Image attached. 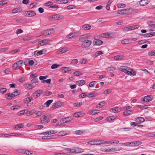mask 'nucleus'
Returning <instances> with one entry per match:
<instances>
[{"label": "nucleus", "mask_w": 155, "mask_h": 155, "mask_svg": "<svg viewBox=\"0 0 155 155\" xmlns=\"http://www.w3.org/2000/svg\"><path fill=\"white\" fill-rule=\"evenodd\" d=\"M119 70L124 72L125 74L129 75H135L136 74V72L133 69H131L130 68L122 66L120 68Z\"/></svg>", "instance_id": "1"}, {"label": "nucleus", "mask_w": 155, "mask_h": 155, "mask_svg": "<svg viewBox=\"0 0 155 155\" xmlns=\"http://www.w3.org/2000/svg\"><path fill=\"white\" fill-rule=\"evenodd\" d=\"M50 117V115L48 113L46 114L41 117V122L43 124L47 123L49 121Z\"/></svg>", "instance_id": "2"}, {"label": "nucleus", "mask_w": 155, "mask_h": 155, "mask_svg": "<svg viewBox=\"0 0 155 155\" xmlns=\"http://www.w3.org/2000/svg\"><path fill=\"white\" fill-rule=\"evenodd\" d=\"M133 12V11L132 9L128 8L118 10L117 13L118 14L120 15L130 14L132 13Z\"/></svg>", "instance_id": "3"}, {"label": "nucleus", "mask_w": 155, "mask_h": 155, "mask_svg": "<svg viewBox=\"0 0 155 155\" xmlns=\"http://www.w3.org/2000/svg\"><path fill=\"white\" fill-rule=\"evenodd\" d=\"M91 41L89 40L85 41L82 43L81 47L84 50L88 48L91 44Z\"/></svg>", "instance_id": "4"}, {"label": "nucleus", "mask_w": 155, "mask_h": 155, "mask_svg": "<svg viewBox=\"0 0 155 155\" xmlns=\"http://www.w3.org/2000/svg\"><path fill=\"white\" fill-rule=\"evenodd\" d=\"M23 62L22 60L17 61L13 65V68L15 70L19 69L21 66Z\"/></svg>", "instance_id": "5"}, {"label": "nucleus", "mask_w": 155, "mask_h": 155, "mask_svg": "<svg viewBox=\"0 0 155 155\" xmlns=\"http://www.w3.org/2000/svg\"><path fill=\"white\" fill-rule=\"evenodd\" d=\"M54 32V30L53 29H48L43 31L42 32V34L44 35H50L53 34Z\"/></svg>", "instance_id": "6"}, {"label": "nucleus", "mask_w": 155, "mask_h": 155, "mask_svg": "<svg viewBox=\"0 0 155 155\" xmlns=\"http://www.w3.org/2000/svg\"><path fill=\"white\" fill-rule=\"evenodd\" d=\"M115 36L114 33H106L102 34V37L105 38H111L114 37Z\"/></svg>", "instance_id": "7"}, {"label": "nucleus", "mask_w": 155, "mask_h": 155, "mask_svg": "<svg viewBox=\"0 0 155 155\" xmlns=\"http://www.w3.org/2000/svg\"><path fill=\"white\" fill-rule=\"evenodd\" d=\"M35 12L33 11L30 10L25 12V15L27 16L31 17L36 15Z\"/></svg>", "instance_id": "8"}, {"label": "nucleus", "mask_w": 155, "mask_h": 155, "mask_svg": "<svg viewBox=\"0 0 155 155\" xmlns=\"http://www.w3.org/2000/svg\"><path fill=\"white\" fill-rule=\"evenodd\" d=\"M63 18V16L62 15H61L58 14L53 15L52 16V18L54 20L61 19H62Z\"/></svg>", "instance_id": "9"}, {"label": "nucleus", "mask_w": 155, "mask_h": 155, "mask_svg": "<svg viewBox=\"0 0 155 155\" xmlns=\"http://www.w3.org/2000/svg\"><path fill=\"white\" fill-rule=\"evenodd\" d=\"M42 94V91L40 90L35 91L33 94V97L35 98H38Z\"/></svg>", "instance_id": "10"}, {"label": "nucleus", "mask_w": 155, "mask_h": 155, "mask_svg": "<svg viewBox=\"0 0 155 155\" xmlns=\"http://www.w3.org/2000/svg\"><path fill=\"white\" fill-rule=\"evenodd\" d=\"M72 120L71 117H66L62 118L61 120V121L63 123H65L68 122Z\"/></svg>", "instance_id": "11"}, {"label": "nucleus", "mask_w": 155, "mask_h": 155, "mask_svg": "<svg viewBox=\"0 0 155 155\" xmlns=\"http://www.w3.org/2000/svg\"><path fill=\"white\" fill-rule=\"evenodd\" d=\"M50 41L48 39H44L40 41L39 42V45H40L41 46H43L49 43Z\"/></svg>", "instance_id": "12"}, {"label": "nucleus", "mask_w": 155, "mask_h": 155, "mask_svg": "<svg viewBox=\"0 0 155 155\" xmlns=\"http://www.w3.org/2000/svg\"><path fill=\"white\" fill-rule=\"evenodd\" d=\"M103 41H102L98 39H95L94 40L93 42V44L96 45H101Z\"/></svg>", "instance_id": "13"}, {"label": "nucleus", "mask_w": 155, "mask_h": 155, "mask_svg": "<svg viewBox=\"0 0 155 155\" xmlns=\"http://www.w3.org/2000/svg\"><path fill=\"white\" fill-rule=\"evenodd\" d=\"M62 105V102L60 101H57L52 106V107L53 108H56L61 107Z\"/></svg>", "instance_id": "14"}, {"label": "nucleus", "mask_w": 155, "mask_h": 155, "mask_svg": "<svg viewBox=\"0 0 155 155\" xmlns=\"http://www.w3.org/2000/svg\"><path fill=\"white\" fill-rule=\"evenodd\" d=\"M87 38L85 35H81L79 37V41L80 42L83 43L85 41L87 40Z\"/></svg>", "instance_id": "15"}, {"label": "nucleus", "mask_w": 155, "mask_h": 155, "mask_svg": "<svg viewBox=\"0 0 155 155\" xmlns=\"http://www.w3.org/2000/svg\"><path fill=\"white\" fill-rule=\"evenodd\" d=\"M91 28V26L88 24H85L83 25L82 29L84 30H90Z\"/></svg>", "instance_id": "16"}, {"label": "nucleus", "mask_w": 155, "mask_h": 155, "mask_svg": "<svg viewBox=\"0 0 155 155\" xmlns=\"http://www.w3.org/2000/svg\"><path fill=\"white\" fill-rule=\"evenodd\" d=\"M139 26L138 25H133L129 27L126 28V29L127 30H133L138 28Z\"/></svg>", "instance_id": "17"}, {"label": "nucleus", "mask_w": 155, "mask_h": 155, "mask_svg": "<svg viewBox=\"0 0 155 155\" xmlns=\"http://www.w3.org/2000/svg\"><path fill=\"white\" fill-rule=\"evenodd\" d=\"M122 149V148L121 147H117L116 148H112L111 149H110L109 150H106V151H112V152L114 151H118Z\"/></svg>", "instance_id": "18"}, {"label": "nucleus", "mask_w": 155, "mask_h": 155, "mask_svg": "<svg viewBox=\"0 0 155 155\" xmlns=\"http://www.w3.org/2000/svg\"><path fill=\"white\" fill-rule=\"evenodd\" d=\"M21 152L23 153L28 155H30L33 154V152L32 151H29L27 150H21Z\"/></svg>", "instance_id": "19"}, {"label": "nucleus", "mask_w": 155, "mask_h": 155, "mask_svg": "<svg viewBox=\"0 0 155 155\" xmlns=\"http://www.w3.org/2000/svg\"><path fill=\"white\" fill-rule=\"evenodd\" d=\"M148 3V2L147 0H141L140 2V4L141 5L143 6L147 4Z\"/></svg>", "instance_id": "20"}, {"label": "nucleus", "mask_w": 155, "mask_h": 155, "mask_svg": "<svg viewBox=\"0 0 155 155\" xmlns=\"http://www.w3.org/2000/svg\"><path fill=\"white\" fill-rule=\"evenodd\" d=\"M85 81L84 80H81L78 81L76 82V84L79 86H82L85 84Z\"/></svg>", "instance_id": "21"}, {"label": "nucleus", "mask_w": 155, "mask_h": 155, "mask_svg": "<svg viewBox=\"0 0 155 155\" xmlns=\"http://www.w3.org/2000/svg\"><path fill=\"white\" fill-rule=\"evenodd\" d=\"M33 98L31 97H27L24 99V101L25 103L29 104V102H30L33 100Z\"/></svg>", "instance_id": "22"}, {"label": "nucleus", "mask_w": 155, "mask_h": 155, "mask_svg": "<svg viewBox=\"0 0 155 155\" xmlns=\"http://www.w3.org/2000/svg\"><path fill=\"white\" fill-rule=\"evenodd\" d=\"M24 87L25 88H26L27 89H31L33 88L34 86L31 84H27L24 85Z\"/></svg>", "instance_id": "23"}, {"label": "nucleus", "mask_w": 155, "mask_h": 155, "mask_svg": "<svg viewBox=\"0 0 155 155\" xmlns=\"http://www.w3.org/2000/svg\"><path fill=\"white\" fill-rule=\"evenodd\" d=\"M110 110L114 113H116L119 112L120 111V109L118 107H115L111 109Z\"/></svg>", "instance_id": "24"}, {"label": "nucleus", "mask_w": 155, "mask_h": 155, "mask_svg": "<svg viewBox=\"0 0 155 155\" xmlns=\"http://www.w3.org/2000/svg\"><path fill=\"white\" fill-rule=\"evenodd\" d=\"M124 58V57L122 55H117L114 57V59L116 60H122Z\"/></svg>", "instance_id": "25"}, {"label": "nucleus", "mask_w": 155, "mask_h": 155, "mask_svg": "<svg viewBox=\"0 0 155 155\" xmlns=\"http://www.w3.org/2000/svg\"><path fill=\"white\" fill-rule=\"evenodd\" d=\"M135 120L138 122L139 123H142L145 121L144 119L142 117L136 118Z\"/></svg>", "instance_id": "26"}, {"label": "nucleus", "mask_w": 155, "mask_h": 155, "mask_svg": "<svg viewBox=\"0 0 155 155\" xmlns=\"http://www.w3.org/2000/svg\"><path fill=\"white\" fill-rule=\"evenodd\" d=\"M88 143L91 145H98V140H94L89 141Z\"/></svg>", "instance_id": "27"}, {"label": "nucleus", "mask_w": 155, "mask_h": 155, "mask_svg": "<svg viewBox=\"0 0 155 155\" xmlns=\"http://www.w3.org/2000/svg\"><path fill=\"white\" fill-rule=\"evenodd\" d=\"M61 69L64 73H66L67 72L71 70V68L68 67L62 68H61Z\"/></svg>", "instance_id": "28"}, {"label": "nucleus", "mask_w": 155, "mask_h": 155, "mask_svg": "<svg viewBox=\"0 0 155 155\" xmlns=\"http://www.w3.org/2000/svg\"><path fill=\"white\" fill-rule=\"evenodd\" d=\"M58 135L60 136H64L68 134L67 133L66 131H60L58 133Z\"/></svg>", "instance_id": "29"}, {"label": "nucleus", "mask_w": 155, "mask_h": 155, "mask_svg": "<svg viewBox=\"0 0 155 155\" xmlns=\"http://www.w3.org/2000/svg\"><path fill=\"white\" fill-rule=\"evenodd\" d=\"M130 40L128 39H126L122 40L121 41V43L123 44H127L130 43Z\"/></svg>", "instance_id": "30"}, {"label": "nucleus", "mask_w": 155, "mask_h": 155, "mask_svg": "<svg viewBox=\"0 0 155 155\" xmlns=\"http://www.w3.org/2000/svg\"><path fill=\"white\" fill-rule=\"evenodd\" d=\"M99 110H91L89 112V113L90 114H92L93 115L95 114H96L98 113Z\"/></svg>", "instance_id": "31"}, {"label": "nucleus", "mask_w": 155, "mask_h": 155, "mask_svg": "<svg viewBox=\"0 0 155 155\" xmlns=\"http://www.w3.org/2000/svg\"><path fill=\"white\" fill-rule=\"evenodd\" d=\"M23 127V125L21 124H18L16 125L14 128L16 130H18V129L22 128Z\"/></svg>", "instance_id": "32"}, {"label": "nucleus", "mask_w": 155, "mask_h": 155, "mask_svg": "<svg viewBox=\"0 0 155 155\" xmlns=\"http://www.w3.org/2000/svg\"><path fill=\"white\" fill-rule=\"evenodd\" d=\"M145 136L152 137L155 136V134L153 132H150L145 135Z\"/></svg>", "instance_id": "33"}, {"label": "nucleus", "mask_w": 155, "mask_h": 155, "mask_svg": "<svg viewBox=\"0 0 155 155\" xmlns=\"http://www.w3.org/2000/svg\"><path fill=\"white\" fill-rule=\"evenodd\" d=\"M132 113V111L131 110H128L123 112V114L125 116H128Z\"/></svg>", "instance_id": "34"}, {"label": "nucleus", "mask_w": 155, "mask_h": 155, "mask_svg": "<svg viewBox=\"0 0 155 155\" xmlns=\"http://www.w3.org/2000/svg\"><path fill=\"white\" fill-rule=\"evenodd\" d=\"M75 153H81L83 151V150L80 148L77 147L75 148Z\"/></svg>", "instance_id": "35"}, {"label": "nucleus", "mask_w": 155, "mask_h": 155, "mask_svg": "<svg viewBox=\"0 0 155 155\" xmlns=\"http://www.w3.org/2000/svg\"><path fill=\"white\" fill-rule=\"evenodd\" d=\"M75 34L74 33H73L70 34L67 36V38H74L75 37Z\"/></svg>", "instance_id": "36"}, {"label": "nucleus", "mask_w": 155, "mask_h": 155, "mask_svg": "<svg viewBox=\"0 0 155 155\" xmlns=\"http://www.w3.org/2000/svg\"><path fill=\"white\" fill-rule=\"evenodd\" d=\"M68 51V49L67 48H63L60 49L59 51L62 53Z\"/></svg>", "instance_id": "37"}, {"label": "nucleus", "mask_w": 155, "mask_h": 155, "mask_svg": "<svg viewBox=\"0 0 155 155\" xmlns=\"http://www.w3.org/2000/svg\"><path fill=\"white\" fill-rule=\"evenodd\" d=\"M53 101V100H49L47 101L46 102L45 104L46 105L47 107H48L49 105Z\"/></svg>", "instance_id": "38"}, {"label": "nucleus", "mask_w": 155, "mask_h": 155, "mask_svg": "<svg viewBox=\"0 0 155 155\" xmlns=\"http://www.w3.org/2000/svg\"><path fill=\"white\" fill-rule=\"evenodd\" d=\"M116 67H110L106 68L105 70L108 71H113L115 70Z\"/></svg>", "instance_id": "39"}, {"label": "nucleus", "mask_w": 155, "mask_h": 155, "mask_svg": "<svg viewBox=\"0 0 155 155\" xmlns=\"http://www.w3.org/2000/svg\"><path fill=\"white\" fill-rule=\"evenodd\" d=\"M31 39V38L30 36H25L23 38V40L24 41H29Z\"/></svg>", "instance_id": "40"}, {"label": "nucleus", "mask_w": 155, "mask_h": 155, "mask_svg": "<svg viewBox=\"0 0 155 155\" xmlns=\"http://www.w3.org/2000/svg\"><path fill=\"white\" fill-rule=\"evenodd\" d=\"M104 105V101H102L100 102L99 104L97 105V108H100L103 107Z\"/></svg>", "instance_id": "41"}, {"label": "nucleus", "mask_w": 155, "mask_h": 155, "mask_svg": "<svg viewBox=\"0 0 155 155\" xmlns=\"http://www.w3.org/2000/svg\"><path fill=\"white\" fill-rule=\"evenodd\" d=\"M97 96V94H95L94 93L92 92L90 94H88L87 95V97H89L91 98L93 97H95Z\"/></svg>", "instance_id": "42"}, {"label": "nucleus", "mask_w": 155, "mask_h": 155, "mask_svg": "<svg viewBox=\"0 0 155 155\" xmlns=\"http://www.w3.org/2000/svg\"><path fill=\"white\" fill-rule=\"evenodd\" d=\"M132 143H134L135 147H137L140 145L141 144V142L140 141L132 142Z\"/></svg>", "instance_id": "43"}, {"label": "nucleus", "mask_w": 155, "mask_h": 155, "mask_svg": "<svg viewBox=\"0 0 155 155\" xmlns=\"http://www.w3.org/2000/svg\"><path fill=\"white\" fill-rule=\"evenodd\" d=\"M146 102H148L152 100L151 97L149 96H147L145 97Z\"/></svg>", "instance_id": "44"}, {"label": "nucleus", "mask_w": 155, "mask_h": 155, "mask_svg": "<svg viewBox=\"0 0 155 155\" xmlns=\"http://www.w3.org/2000/svg\"><path fill=\"white\" fill-rule=\"evenodd\" d=\"M115 118V116H110L108 117L107 118V120L108 121H111L114 120Z\"/></svg>", "instance_id": "45"}, {"label": "nucleus", "mask_w": 155, "mask_h": 155, "mask_svg": "<svg viewBox=\"0 0 155 155\" xmlns=\"http://www.w3.org/2000/svg\"><path fill=\"white\" fill-rule=\"evenodd\" d=\"M20 8H16L12 11V13H15L17 12H20Z\"/></svg>", "instance_id": "46"}, {"label": "nucleus", "mask_w": 155, "mask_h": 155, "mask_svg": "<svg viewBox=\"0 0 155 155\" xmlns=\"http://www.w3.org/2000/svg\"><path fill=\"white\" fill-rule=\"evenodd\" d=\"M78 62V60L76 59H73L71 61V64L72 65H75Z\"/></svg>", "instance_id": "47"}, {"label": "nucleus", "mask_w": 155, "mask_h": 155, "mask_svg": "<svg viewBox=\"0 0 155 155\" xmlns=\"http://www.w3.org/2000/svg\"><path fill=\"white\" fill-rule=\"evenodd\" d=\"M7 91V89L6 88H2L0 89V92L3 94L6 92Z\"/></svg>", "instance_id": "48"}, {"label": "nucleus", "mask_w": 155, "mask_h": 155, "mask_svg": "<svg viewBox=\"0 0 155 155\" xmlns=\"http://www.w3.org/2000/svg\"><path fill=\"white\" fill-rule=\"evenodd\" d=\"M46 52V50L44 49H43L40 51H38V52L39 55H41L42 54H45Z\"/></svg>", "instance_id": "49"}, {"label": "nucleus", "mask_w": 155, "mask_h": 155, "mask_svg": "<svg viewBox=\"0 0 155 155\" xmlns=\"http://www.w3.org/2000/svg\"><path fill=\"white\" fill-rule=\"evenodd\" d=\"M87 95L85 93H83L80 94L79 95V98H83L87 96Z\"/></svg>", "instance_id": "50"}, {"label": "nucleus", "mask_w": 155, "mask_h": 155, "mask_svg": "<svg viewBox=\"0 0 155 155\" xmlns=\"http://www.w3.org/2000/svg\"><path fill=\"white\" fill-rule=\"evenodd\" d=\"M103 54V53L102 51H99L96 52L95 54V55L96 56H97Z\"/></svg>", "instance_id": "51"}, {"label": "nucleus", "mask_w": 155, "mask_h": 155, "mask_svg": "<svg viewBox=\"0 0 155 155\" xmlns=\"http://www.w3.org/2000/svg\"><path fill=\"white\" fill-rule=\"evenodd\" d=\"M8 50V48L5 47L0 49V53L3 52Z\"/></svg>", "instance_id": "52"}, {"label": "nucleus", "mask_w": 155, "mask_h": 155, "mask_svg": "<svg viewBox=\"0 0 155 155\" xmlns=\"http://www.w3.org/2000/svg\"><path fill=\"white\" fill-rule=\"evenodd\" d=\"M148 54L150 56L155 55V50L149 52Z\"/></svg>", "instance_id": "53"}, {"label": "nucleus", "mask_w": 155, "mask_h": 155, "mask_svg": "<svg viewBox=\"0 0 155 155\" xmlns=\"http://www.w3.org/2000/svg\"><path fill=\"white\" fill-rule=\"evenodd\" d=\"M27 111V110H23L21 111H20L19 112V115H23L25 113H26Z\"/></svg>", "instance_id": "54"}, {"label": "nucleus", "mask_w": 155, "mask_h": 155, "mask_svg": "<svg viewBox=\"0 0 155 155\" xmlns=\"http://www.w3.org/2000/svg\"><path fill=\"white\" fill-rule=\"evenodd\" d=\"M59 66V65L58 64H52V65L51 66V68L52 69L56 68Z\"/></svg>", "instance_id": "55"}, {"label": "nucleus", "mask_w": 155, "mask_h": 155, "mask_svg": "<svg viewBox=\"0 0 155 155\" xmlns=\"http://www.w3.org/2000/svg\"><path fill=\"white\" fill-rule=\"evenodd\" d=\"M20 51V50L19 49L15 50L12 51L10 53L12 54H15L19 52Z\"/></svg>", "instance_id": "56"}, {"label": "nucleus", "mask_w": 155, "mask_h": 155, "mask_svg": "<svg viewBox=\"0 0 155 155\" xmlns=\"http://www.w3.org/2000/svg\"><path fill=\"white\" fill-rule=\"evenodd\" d=\"M53 4V3L51 2H48L45 4V6H49L52 5Z\"/></svg>", "instance_id": "57"}, {"label": "nucleus", "mask_w": 155, "mask_h": 155, "mask_svg": "<svg viewBox=\"0 0 155 155\" xmlns=\"http://www.w3.org/2000/svg\"><path fill=\"white\" fill-rule=\"evenodd\" d=\"M105 141L104 140H98V145H101V144H105Z\"/></svg>", "instance_id": "58"}, {"label": "nucleus", "mask_w": 155, "mask_h": 155, "mask_svg": "<svg viewBox=\"0 0 155 155\" xmlns=\"http://www.w3.org/2000/svg\"><path fill=\"white\" fill-rule=\"evenodd\" d=\"M96 83V81H93L91 82L89 84V87H94L95 83Z\"/></svg>", "instance_id": "59"}, {"label": "nucleus", "mask_w": 155, "mask_h": 155, "mask_svg": "<svg viewBox=\"0 0 155 155\" xmlns=\"http://www.w3.org/2000/svg\"><path fill=\"white\" fill-rule=\"evenodd\" d=\"M73 74L75 76H79L81 75V73L80 71H78L74 72L73 73Z\"/></svg>", "instance_id": "60"}, {"label": "nucleus", "mask_w": 155, "mask_h": 155, "mask_svg": "<svg viewBox=\"0 0 155 155\" xmlns=\"http://www.w3.org/2000/svg\"><path fill=\"white\" fill-rule=\"evenodd\" d=\"M139 107L141 109H146L147 107L146 105H139Z\"/></svg>", "instance_id": "61"}, {"label": "nucleus", "mask_w": 155, "mask_h": 155, "mask_svg": "<svg viewBox=\"0 0 155 155\" xmlns=\"http://www.w3.org/2000/svg\"><path fill=\"white\" fill-rule=\"evenodd\" d=\"M111 91V90L110 89H108L105 90L104 92V94H108L110 93Z\"/></svg>", "instance_id": "62"}, {"label": "nucleus", "mask_w": 155, "mask_h": 155, "mask_svg": "<svg viewBox=\"0 0 155 155\" xmlns=\"http://www.w3.org/2000/svg\"><path fill=\"white\" fill-rule=\"evenodd\" d=\"M37 4L35 3H33L30 4L29 5V8H32L34 7L35 6H36Z\"/></svg>", "instance_id": "63"}, {"label": "nucleus", "mask_w": 155, "mask_h": 155, "mask_svg": "<svg viewBox=\"0 0 155 155\" xmlns=\"http://www.w3.org/2000/svg\"><path fill=\"white\" fill-rule=\"evenodd\" d=\"M81 116V113L80 112H76L74 114V116L75 117H80Z\"/></svg>", "instance_id": "64"}]
</instances>
